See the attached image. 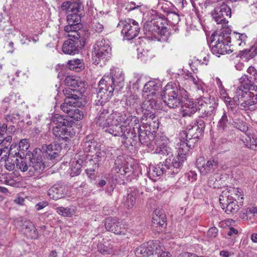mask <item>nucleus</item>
Here are the masks:
<instances>
[{
  "mask_svg": "<svg viewBox=\"0 0 257 257\" xmlns=\"http://www.w3.org/2000/svg\"><path fill=\"white\" fill-rule=\"evenodd\" d=\"M96 109L98 111L95 118L96 124L105 129V132L115 137H120L126 139L128 133H124L127 124H124L127 119L125 115L117 111L109 113L106 106L96 104Z\"/></svg>",
  "mask_w": 257,
  "mask_h": 257,
  "instance_id": "1",
  "label": "nucleus"
},
{
  "mask_svg": "<svg viewBox=\"0 0 257 257\" xmlns=\"http://www.w3.org/2000/svg\"><path fill=\"white\" fill-rule=\"evenodd\" d=\"M124 124H127L124 133H128L129 136L126 138L131 139L136 137L139 135V138L140 143L144 146L154 150V146L157 141L156 137L154 136L151 132L142 131L141 125L139 123V120L135 116H130L124 122Z\"/></svg>",
  "mask_w": 257,
  "mask_h": 257,
  "instance_id": "2",
  "label": "nucleus"
},
{
  "mask_svg": "<svg viewBox=\"0 0 257 257\" xmlns=\"http://www.w3.org/2000/svg\"><path fill=\"white\" fill-rule=\"evenodd\" d=\"M159 85L154 80L146 83L143 91V96L145 98L142 108L147 117L153 119L155 116L154 112L151 111V109L157 108L156 98L157 92L159 90Z\"/></svg>",
  "mask_w": 257,
  "mask_h": 257,
  "instance_id": "3",
  "label": "nucleus"
},
{
  "mask_svg": "<svg viewBox=\"0 0 257 257\" xmlns=\"http://www.w3.org/2000/svg\"><path fill=\"white\" fill-rule=\"evenodd\" d=\"M161 95L168 107L174 108L179 106L184 99L187 98L188 93L183 88L175 87L173 84L168 83L164 88Z\"/></svg>",
  "mask_w": 257,
  "mask_h": 257,
  "instance_id": "4",
  "label": "nucleus"
},
{
  "mask_svg": "<svg viewBox=\"0 0 257 257\" xmlns=\"http://www.w3.org/2000/svg\"><path fill=\"white\" fill-rule=\"evenodd\" d=\"M233 99L241 109L246 111L255 110L257 103V86H254L248 91H241L239 90L238 94Z\"/></svg>",
  "mask_w": 257,
  "mask_h": 257,
  "instance_id": "5",
  "label": "nucleus"
},
{
  "mask_svg": "<svg viewBox=\"0 0 257 257\" xmlns=\"http://www.w3.org/2000/svg\"><path fill=\"white\" fill-rule=\"evenodd\" d=\"M111 82L108 76L105 75L101 78L98 84V91L97 93L98 100L96 104L98 103L99 105H103L111 98L114 90V86Z\"/></svg>",
  "mask_w": 257,
  "mask_h": 257,
  "instance_id": "6",
  "label": "nucleus"
},
{
  "mask_svg": "<svg viewBox=\"0 0 257 257\" xmlns=\"http://www.w3.org/2000/svg\"><path fill=\"white\" fill-rule=\"evenodd\" d=\"M93 49L92 59L96 65L98 64L101 60L109 57L111 54V48L107 40L97 41L93 46Z\"/></svg>",
  "mask_w": 257,
  "mask_h": 257,
  "instance_id": "7",
  "label": "nucleus"
},
{
  "mask_svg": "<svg viewBox=\"0 0 257 257\" xmlns=\"http://www.w3.org/2000/svg\"><path fill=\"white\" fill-rule=\"evenodd\" d=\"M215 44L211 48L212 53L218 57L220 55L230 54L234 51L229 43V39L226 34L221 33L214 39Z\"/></svg>",
  "mask_w": 257,
  "mask_h": 257,
  "instance_id": "8",
  "label": "nucleus"
},
{
  "mask_svg": "<svg viewBox=\"0 0 257 257\" xmlns=\"http://www.w3.org/2000/svg\"><path fill=\"white\" fill-rule=\"evenodd\" d=\"M180 142L179 145L178 154L172 160L173 166L175 168V172L178 173L183 163L186 160L187 155L189 150L193 146V144L180 138Z\"/></svg>",
  "mask_w": 257,
  "mask_h": 257,
  "instance_id": "9",
  "label": "nucleus"
},
{
  "mask_svg": "<svg viewBox=\"0 0 257 257\" xmlns=\"http://www.w3.org/2000/svg\"><path fill=\"white\" fill-rule=\"evenodd\" d=\"M171 158H167L163 163H160L157 166H150L148 174L150 177H158L167 173L169 175H174L178 173L175 172Z\"/></svg>",
  "mask_w": 257,
  "mask_h": 257,
  "instance_id": "10",
  "label": "nucleus"
},
{
  "mask_svg": "<svg viewBox=\"0 0 257 257\" xmlns=\"http://www.w3.org/2000/svg\"><path fill=\"white\" fill-rule=\"evenodd\" d=\"M212 16L217 24L221 25L222 28H225L228 23L227 19L231 16V9L227 4L223 3L214 9Z\"/></svg>",
  "mask_w": 257,
  "mask_h": 257,
  "instance_id": "11",
  "label": "nucleus"
},
{
  "mask_svg": "<svg viewBox=\"0 0 257 257\" xmlns=\"http://www.w3.org/2000/svg\"><path fill=\"white\" fill-rule=\"evenodd\" d=\"M119 25L122 26L121 33L124 38L131 40L136 37L140 32V28L139 24L134 20L127 19L124 21L120 22Z\"/></svg>",
  "mask_w": 257,
  "mask_h": 257,
  "instance_id": "12",
  "label": "nucleus"
},
{
  "mask_svg": "<svg viewBox=\"0 0 257 257\" xmlns=\"http://www.w3.org/2000/svg\"><path fill=\"white\" fill-rule=\"evenodd\" d=\"M165 20L160 17H156L150 21L147 22L144 25V31L146 37L149 39H157V33L160 29V25L164 23Z\"/></svg>",
  "mask_w": 257,
  "mask_h": 257,
  "instance_id": "13",
  "label": "nucleus"
},
{
  "mask_svg": "<svg viewBox=\"0 0 257 257\" xmlns=\"http://www.w3.org/2000/svg\"><path fill=\"white\" fill-rule=\"evenodd\" d=\"M44 168L45 165L41 156L37 154V152H34L32 157L30 159L29 175L38 176L44 170Z\"/></svg>",
  "mask_w": 257,
  "mask_h": 257,
  "instance_id": "14",
  "label": "nucleus"
},
{
  "mask_svg": "<svg viewBox=\"0 0 257 257\" xmlns=\"http://www.w3.org/2000/svg\"><path fill=\"white\" fill-rule=\"evenodd\" d=\"M204 98L200 97L197 99L196 101L198 104V110L200 112V116L202 118L214 115L216 108V105L215 103H207L204 100Z\"/></svg>",
  "mask_w": 257,
  "mask_h": 257,
  "instance_id": "15",
  "label": "nucleus"
},
{
  "mask_svg": "<svg viewBox=\"0 0 257 257\" xmlns=\"http://www.w3.org/2000/svg\"><path fill=\"white\" fill-rule=\"evenodd\" d=\"M156 142L154 146V153L163 155L172 156L173 150L168 146V141L165 138L161 137L156 138Z\"/></svg>",
  "mask_w": 257,
  "mask_h": 257,
  "instance_id": "16",
  "label": "nucleus"
},
{
  "mask_svg": "<svg viewBox=\"0 0 257 257\" xmlns=\"http://www.w3.org/2000/svg\"><path fill=\"white\" fill-rule=\"evenodd\" d=\"M65 83L67 86L71 87L66 89V92L69 91V89L73 92H79L80 93L85 91V83L74 76H67L65 78Z\"/></svg>",
  "mask_w": 257,
  "mask_h": 257,
  "instance_id": "17",
  "label": "nucleus"
},
{
  "mask_svg": "<svg viewBox=\"0 0 257 257\" xmlns=\"http://www.w3.org/2000/svg\"><path fill=\"white\" fill-rule=\"evenodd\" d=\"M159 242L157 241H149L141 244L135 251L138 256H145L153 255L155 252L154 246Z\"/></svg>",
  "mask_w": 257,
  "mask_h": 257,
  "instance_id": "18",
  "label": "nucleus"
},
{
  "mask_svg": "<svg viewBox=\"0 0 257 257\" xmlns=\"http://www.w3.org/2000/svg\"><path fill=\"white\" fill-rule=\"evenodd\" d=\"M81 47L80 40H74L69 38L64 42L62 46V51L65 54L74 55L78 52Z\"/></svg>",
  "mask_w": 257,
  "mask_h": 257,
  "instance_id": "19",
  "label": "nucleus"
},
{
  "mask_svg": "<svg viewBox=\"0 0 257 257\" xmlns=\"http://www.w3.org/2000/svg\"><path fill=\"white\" fill-rule=\"evenodd\" d=\"M79 97L76 94H71V95L67 96L64 99V102L61 105V110L66 113L69 112L70 110L74 107L80 106Z\"/></svg>",
  "mask_w": 257,
  "mask_h": 257,
  "instance_id": "20",
  "label": "nucleus"
},
{
  "mask_svg": "<svg viewBox=\"0 0 257 257\" xmlns=\"http://www.w3.org/2000/svg\"><path fill=\"white\" fill-rule=\"evenodd\" d=\"M231 47H243L246 45L247 36L245 33L233 32L228 36Z\"/></svg>",
  "mask_w": 257,
  "mask_h": 257,
  "instance_id": "21",
  "label": "nucleus"
},
{
  "mask_svg": "<svg viewBox=\"0 0 257 257\" xmlns=\"http://www.w3.org/2000/svg\"><path fill=\"white\" fill-rule=\"evenodd\" d=\"M185 99L186 101L182 106L181 114L184 117L190 116L198 110V104L196 103L197 99L195 102L191 99Z\"/></svg>",
  "mask_w": 257,
  "mask_h": 257,
  "instance_id": "22",
  "label": "nucleus"
},
{
  "mask_svg": "<svg viewBox=\"0 0 257 257\" xmlns=\"http://www.w3.org/2000/svg\"><path fill=\"white\" fill-rule=\"evenodd\" d=\"M197 165L201 174L206 175L215 172L218 167V162L216 159H210L201 166H199L198 164Z\"/></svg>",
  "mask_w": 257,
  "mask_h": 257,
  "instance_id": "23",
  "label": "nucleus"
},
{
  "mask_svg": "<svg viewBox=\"0 0 257 257\" xmlns=\"http://www.w3.org/2000/svg\"><path fill=\"white\" fill-rule=\"evenodd\" d=\"M61 150V147L58 144L43 145L41 149V151L45 152L47 157L51 160L58 156Z\"/></svg>",
  "mask_w": 257,
  "mask_h": 257,
  "instance_id": "24",
  "label": "nucleus"
},
{
  "mask_svg": "<svg viewBox=\"0 0 257 257\" xmlns=\"http://www.w3.org/2000/svg\"><path fill=\"white\" fill-rule=\"evenodd\" d=\"M66 192L65 188L58 184L53 185L48 191V195L50 198L58 200L64 197Z\"/></svg>",
  "mask_w": 257,
  "mask_h": 257,
  "instance_id": "25",
  "label": "nucleus"
},
{
  "mask_svg": "<svg viewBox=\"0 0 257 257\" xmlns=\"http://www.w3.org/2000/svg\"><path fill=\"white\" fill-rule=\"evenodd\" d=\"M121 224L114 218H107L105 221L106 229L115 234H119L123 231L121 230Z\"/></svg>",
  "mask_w": 257,
  "mask_h": 257,
  "instance_id": "26",
  "label": "nucleus"
},
{
  "mask_svg": "<svg viewBox=\"0 0 257 257\" xmlns=\"http://www.w3.org/2000/svg\"><path fill=\"white\" fill-rule=\"evenodd\" d=\"M196 127H193L192 125H189L185 130L180 133V138L188 141L189 143L193 144V140L198 137V135L196 132Z\"/></svg>",
  "mask_w": 257,
  "mask_h": 257,
  "instance_id": "27",
  "label": "nucleus"
},
{
  "mask_svg": "<svg viewBox=\"0 0 257 257\" xmlns=\"http://www.w3.org/2000/svg\"><path fill=\"white\" fill-rule=\"evenodd\" d=\"M239 85L237 87L236 90V94H238V90L241 91H245L250 90L251 88L257 85H253L251 80L248 76L246 75H242L239 79Z\"/></svg>",
  "mask_w": 257,
  "mask_h": 257,
  "instance_id": "28",
  "label": "nucleus"
},
{
  "mask_svg": "<svg viewBox=\"0 0 257 257\" xmlns=\"http://www.w3.org/2000/svg\"><path fill=\"white\" fill-rule=\"evenodd\" d=\"M109 76L111 80V83L114 86L115 84L120 83L124 81V74L119 68H114L110 70Z\"/></svg>",
  "mask_w": 257,
  "mask_h": 257,
  "instance_id": "29",
  "label": "nucleus"
},
{
  "mask_svg": "<svg viewBox=\"0 0 257 257\" xmlns=\"http://www.w3.org/2000/svg\"><path fill=\"white\" fill-rule=\"evenodd\" d=\"M53 133L56 137L62 139H68L69 137H71L70 132L68 131L66 125L54 126L53 129Z\"/></svg>",
  "mask_w": 257,
  "mask_h": 257,
  "instance_id": "30",
  "label": "nucleus"
},
{
  "mask_svg": "<svg viewBox=\"0 0 257 257\" xmlns=\"http://www.w3.org/2000/svg\"><path fill=\"white\" fill-rule=\"evenodd\" d=\"M67 22L68 25L64 28V30L66 33H70V31L73 30H78L79 29L78 25L81 22V18L78 16H74V18H72L70 15L67 16Z\"/></svg>",
  "mask_w": 257,
  "mask_h": 257,
  "instance_id": "31",
  "label": "nucleus"
},
{
  "mask_svg": "<svg viewBox=\"0 0 257 257\" xmlns=\"http://www.w3.org/2000/svg\"><path fill=\"white\" fill-rule=\"evenodd\" d=\"M223 196H220L219 197L220 203L221 204L222 209L224 210L227 213H235L238 209V205L234 201H229L227 200L226 202H222V201L224 200Z\"/></svg>",
  "mask_w": 257,
  "mask_h": 257,
  "instance_id": "32",
  "label": "nucleus"
},
{
  "mask_svg": "<svg viewBox=\"0 0 257 257\" xmlns=\"http://www.w3.org/2000/svg\"><path fill=\"white\" fill-rule=\"evenodd\" d=\"M98 144L92 139V136H87L83 145V148L85 152H91L98 149Z\"/></svg>",
  "mask_w": 257,
  "mask_h": 257,
  "instance_id": "33",
  "label": "nucleus"
},
{
  "mask_svg": "<svg viewBox=\"0 0 257 257\" xmlns=\"http://www.w3.org/2000/svg\"><path fill=\"white\" fill-rule=\"evenodd\" d=\"M82 8V6L80 2H75L71 3L67 16L70 15L72 16V18L74 16H78L81 18V15L82 14L81 12Z\"/></svg>",
  "mask_w": 257,
  "mask_h": 257,
  "instance_id": "34",
  "label": "nucleus"
},
{
  "mask_svg": "<svg viewBox=\"0 0 257 257\" xmlns=\"http://www.w3.org/2000/svg\"><path fill=\"white\" fill-rule=\"evenodd\" d=\"M67 66L70 70L76 72H80L84 68L83 60L79 59H74L68 61Z\"/></svg>",
  "mask_w": 257,
  "mask_h": 257,
  "instance_id": "35",
  "label": "nucleus"
},
{
  "mask_svg": "<svg viewBox=\"0 0 257 257\" xmlns=\"http://www.w3.org/2000/svg\"><path fill=\"white\" fill-rule=\"evenodd\" d=\"M155 214L152 219L153 223L162 228L165 227L166 223L165 214L161 212V211L159 210H156Z\"/></svg>",
  "mask_w": 257,
  "mask_h": 257,
  "instance_id": "36",
  "label": "nucleus"
},
{
  "mask_svg": "<svg viewBox=\"0 0 257 257\" xmlns=\"http://www.w3.org/2000/svg\"><path fill=\"white\" fill-rule=\"evenodd\" d=\"M83 162V161L81 159L73 160L71 162L70 174L72 177L78 175L80 173Z\"/></svg>",
  "mask_w": 257,
  "mask_h": 257,
  "instance_id": "37",
  "label": "nucleus"
},
{
  "mask_svg": "<svg viewBox=\"0 0 257 257\" xmlns=\"http://www.w3.org/2000/svg\"><path fill=\"white\" fill-rule=\"evenodd\" d=\"M76 207L70 206L68 207H59L56 209V212L59 214L64 217H70L76 212Z\"/></svg>",
  "mask_w": 257,
  "mask_h": 257,
  "instance_id": "38",
  "label": "nucleus"
},
{
  "mask_svg": "<svg viewBox=\"0 0 257 257\" xmlns=\"http://www.w3.org/2000/svg\"><path fill=\"white\" fill-rule=\"evenodd\" d=\"M25 232L31 238H37L38 237V233L37 229L31 222H27L25 227Z\"/></svg>",
  "mask_w": 257,
  "mask_h": 257,
  "instance_id": "39",
  "label": "nucleus"
},
{
  "mask_svg": "<svg viewBox=\"0 0 257 257\" xmlns=\"http://www.w3.org/2000/svg\"><path fill=\"white\" fill-rule=\"evenodd\" d=\"M232 124L234 127L243 133L246 132L248 129L247 124L239 118H233L232 119Z\"/></svg>",
  "mask_w": 257,
  "mask_h": 257,
  "instance_id": "40",
  "label": "nucleus"
},
{
  "mask_svg": "<svg viewBox=\"0 0 257 257\" xmlns=\"http://www.w3.org/2000/svg\"><path fill=\"white\" fill-rule=\"evenodd\" d=\"M229 124V122L226 113L224 111L222 115L218 122L217 126V128L220 131L225 132L227 130V126Z\"/></svg>",
  "mask_w": 257,
  "mask_h": 257,
  "instance_id": "41",
  "label": "nucleus"
},
{
  "mask_svg": "<svg viewBox=\"0 0 257 257\" xmlns=\"http://www.w3.org/2000/svg\"><path fill=\"white\" fill-rule=\"evenodd\" d=\"M245 146L253 150H257V137L255 136H247L244 142Z\"/></svg>",
  "mask_w": 257,
  "mask_h": 257,
  "instance_id": "42",
  "label": "nucleus"
},
{
  "mask_svg": "<svg viewBox=\"0 0 257 257\" xmlns=\"http://www.w3.org/2000/svg\"><path fill=\"white\" fill-rule=\"evenodd\" d=\"M67 115L69 117L77 120L81 119L83 116L82 111L76 107H74L72 109L70 110Z\"/></svg>",
  "mask_w": 257,
  "mask_h": 257,
  "instance_id": "43",
  "label": "nucleus"
},
{
  "mask_svg": "<svg viewBox=\"0 0 257 257\" xmlns=\"http://www.w3.org/2000/svg\"><path fill=\"white\" fill-rule=\"evenodd\" d=\"M6 132H0V145L10 146L12 143V137L6 135Z\"/></svg>",
  "mask_w": 257,
  "mask_h": 257,
  "instance_id": "44",
  "label": "nucleus"
},
{
  "mask_svg": "<svg viewBox=\"0 0 257 257\" xmlns=\"http://www.w3.org/2000/svg\"><path fill=\"white\" fill-rule=\"evenodd\" d=\"M16 167L18 169H20L22 172H26L28 170H29V165H27V163L25 159L22 157L20 158V159H16Z\"/></svg>",
  "mask_w": 257,
  "mask_h": 257,
  "instance_id": "45",
  "label": "nucleus"
},
{
  "mask_svg": "<svg viewBox=\"0 0 257 257\" xmlns=\"http://www.w3.org/2000/svg\"><path fill=\"white\" fill-rule=\"evenodd\" d=\"M52 121L59 126L66 125L68 123L64 117L59 114H54L52 117Z\"/></svg>",
  "mask_w": 257,
  "mask_h": 257,
  "instance_id": "46",
  "label": "nucleus"
},
{
  "mask_svg": "<svg viewBox=\"0 0 257 257\" xmlns=\"http://www.w3.org/2000/svg\"><path fill=\"white\" fill-rule=\"evenodd\" d=\"M135 196L133 194H128L123 198V202L124 205L127 208L132 207L136 203Z\"/></svg>",
  "mask_w": 257,
  "mask_h": 257,
  "instance_id": "47",
  "label": "nucleus"
},
{
  "mask_svg": "<svg viewBox=\"0 0 257 257\" xmlns=\"http://www.w3.org/2000/svg\"><path fill=\"white\" fill-rule=\"evenodd\" d=\"M166 24L165 21L163 24L160 25V29L158 30V31L157 33V37L159 35H160L162 37H165V38H163V40H166L167 39V34L168 33V30L167 27L165 26ZM157 39L159 41H161V38H159L157 37Z\"/></svg>",
  "mask_w": 257,
  "mask_h": 257,
  "instance_id": "48",
  "label": "nucleus"
},
{
  "mask_svg": "<svg viewBox=\"0 0 257 257\" xmlns=\"http://www.w3.org/2000/svg\"><path fill=\"white\" fill-rule=\"evenodd\" d=\"M20 151H21L17 145L16 144H13L11 145L10 148L9 149V156L13 157L19 156L20 158H21L23 156L22 155L21 153H20Z\"/></svg>",
  "mask_w": 257,
  "mask_h": 257,
  "instance_id": "49",
  "label": "nucleus"
},
{
  "mask_svg": "<svg viewBox=\"0 0 257 257\" xmlns=\"http://www.w3.org/2000/svg\"><path fill=\"white\" fill-rule=\"evenodd\" d=\"M98 251L103 254H109L111 249L102 243H99L97 245Z\"/></svg>",
  "mask_w": 257,
  "mask_h": 257,
  "instance_id": "50",
  "label": "nucleus"
},
{
  "mask_svg": "<svg viewBox=\"0 0 257 257\" xmlns=\"http://www.w3.org/2000/svg\"><path fill=\"white\" fill-rule=\"evenodd\" d=\"M142 80V76L138 73H134V77L130 81V82L133 84V85L136 86L137 89L139 88V86Z\"/></svg>",
  "mask_w": 257,
  "mask_h": 257,
  "instance_id": "51",
  "label": "nucleus"
},
{
  "mask_svg": "<svg viewBox=\"0 0 257 257\" xmlns=\"http://www.w3.org/2000/svg\"><path fill=\"white\" fill-rule=\"evenodd\" d=\"M197 124L194 125H192L193 127H196V131H198V133L202 134L204 131L205 128V122L204 121L200 119L196 121Z\"/></svg>",
  "mask_w": 257,
  "mask_h": 257,
  "instance_id": "52",
  "label": "nucleus"
},
{
  "mask_svg": "<svg viewBox=\"0 0 257 257\" xmlns=\"http://www.w3.org/2000/svg\"><path fill=\"white\" fill-rule=\"evenodd\" d=\"M4 118L6 121L14 122L20 119V114L17 112H14L12 114H8L5 115Z\"/></svg>",
  "mask_w": 257,
  "mask_h": 257,
  "instance_id": "53",
  "label": "nucleus"
},
{
  "mask_svg": "<svg viewBox=\"0 0 257 257\" xmlns=\"http://www.w3.org/2000/svg\"><path fill=\"white\" fill-rule=\"evenodd\" d=\"M248 73L250 75V78L252 79L257 83V70L254 67L250 66L247 70Z\"/></svg>",
  "mask_w": 257,
  "mask_h": 257,
  "instance_id": "54",
  "label": "nucleus"
},
{
  "mask_svg": "<svg viewBox=\"0 0 257 257\" xmlns=\"http://www.w3.org/2000/svg\"><path fill=\"white\" fill-rule=\"evenodd\" d=\"M92 29L97 33H102L105 31L103 25L99 22L93 23Z\"/></svg>",
  "mask_w": 257,
  "mask_h": 257,
  "instance_id": "55",
  "label": "nucleus"
},
{
  "mask_svg": "<svg viewBox=\"0 0 257 257\" xmlns=\"http://www.w3.org/2000/svg\"><path fill=\"white\" fill-rule=\"evenodd\" d=\"M67 36L69 37V38H71L74 40H80V32L78 31V30H73L70 32V33H67Z\"/></svg>",
  "mask_w": 257,
  "mask_h": 257,
  "instance_id": "56",
  "label": "nucleus"
},
{
  "mask_svg": "<svg viewBox=\"0 0 257 257\" xmlns=\"http://www.w3.org/2000/svg\"><path fill=\"white\" fill-rule=\"evenodd\" d=\"M10 98L9 97H5L2 102V109L5 112L10 108Z\"/></svg>",
  "mask_w": 257,
  "mask_h": 257,
  "instance_id": "57",
  "label": "nucleus"
},
{
  "mask_svg": "<svg viewBox=\"0 0 257 257\" xmlns=\"http://www.w3.org/2000/svg\"><path fill=\"white\" fill-rule=\"evenodd\" d=\"M18 147L21 151H27L29 147V144L28 143V140H22L19 143Z\"/></svg>",
  "mask_w": 257,
  "mask_h": 257,
  "instance_id": "58",
  "label": "nucleus"
},
{
  "mask_svg": "<svg viewBox=\"0 0 257 257\" xmlns=\"http://www.w3.org/2000/svg\"><path fill=\"white\" fill-rule=\"evenodd\" d=\"M20 41L23 45H28L31 41L30 38L24 32H21Z\"/></svg>",
  "mask_w": 257,
  "mask_h": 257,
  "instance_id": "59",
  "label": "nucleus"
},
{
  "mask_svg": "<svg viewBox=\"0 0 257 257\" xmlns=\"http://www.w3.org/2000/svg\"><path fill=\"white\" fill-rule=\"evenodd\" d=\"M218 234V229L215 227L210 228L207 232V236L210 238L215 237Z\"/></svg>",
  "mask_w": 257,
  "mask_h": 257,
  "instance_id": "60",
  "label": "nucleus"
},
{
  "mask_svg": "<svg viewBox=\"0 0 257 257\" xmlns=\"http://www.w3.org/2000/svg\"><path fill=\"white\" fill-rule=\"evenodd\" d=\"M9 148L8 147L7 148H4V151L2 153V155H1L0 156V161H6L9 159Z\"/></svg>",
  "mask_w": 257,
  "mask_h": 257,
  "instance_id": "61",
  "label": "nucleus"
},
{
  "mask_svg": "<svg viewBox=\"0 0 257 257\" xmlns=\"http://www.w3.org/2000/svg\"><path fill=\"white\" fill-rule=\"evenodd\" d=\"M159 243L156 244H155V245L154 246V249H155V252L154 253H160V251H163L164 249V245L159 240H157Z\"/></svg>",
  "mask_w": 257,
  "mask_h": 257,
  "instance_id": "62",
  "label": "nucleus"
},
{
  "mask_svg": "<svg viewBox=\"0 0 257 257\" xmlns=\"http://www.w3.org/2000/svg\"><path fill=\"white\" fill-rule=\"evenodd\" d=\"M233 192L234 193L235 196L232 197L234 198L235 200H238L240 197L241 199H243V197L242 192L241 191V190L239 189L238 188H234Z\"/></svg>",
  "mask_w": 257,
  "mask_h": 257,
  "instance_id": "63",
  "label": "nucleus"
},
{
  "mask_svg": "<svg viewBox=\"0 0 257 257\" xmlns=\"http://www.w3.org/2000/svg\"><path fill=\"white\" fill-rule=\"evenodd\" d=\"M4 161L5 162V167L7 170L9 171H12L14 169L15 164L14 163L10 162L9 159Z\"/></svg>",
  "mask_w": 257,
  "mask_h": 257,
  "instance_id": "64",
  "label": "nucleus"
}]
</instances>
